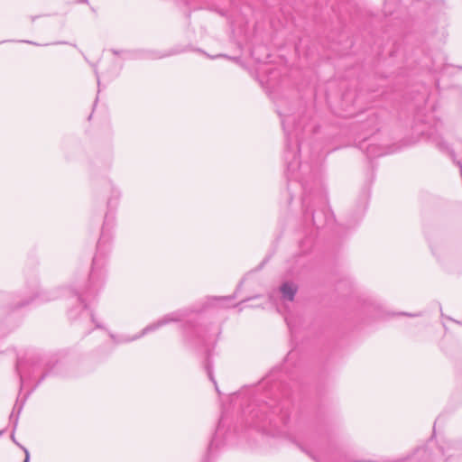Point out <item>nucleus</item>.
<instances>
[{
    "label": "nucleus",
    "instance_id": "nucleus-1",
    "mask_svg": "<svg viewBox=\"0 0 462 462\" xmlns=\"http://www.w3.org/2000/svg\"><path fill=\"white\" fill-rule=\"evenodd\" d=\"M281 291L285 298L291 300L296 292V288L292 284L285 283L282 286Z\"/></svg>",
    "mask_w": 462,
    "mask_h": 462
}]
</instances>
